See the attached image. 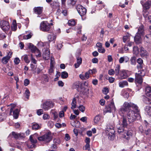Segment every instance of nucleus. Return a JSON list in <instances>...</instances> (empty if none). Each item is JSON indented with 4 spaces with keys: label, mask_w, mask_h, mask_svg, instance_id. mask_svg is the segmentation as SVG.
<instances>
[{
    "label": "nucleus",
    "mask_w": 151,
    "mask_h": 151,
    "mask_svg": "<svg viewBox=\"0 0 151 151\" xmlns=\"http://www.w3.org/2000/svg\"><path fill=\"white\" fill-rule=\"evenodd\" d=\"M145 110L148 114L151 116V106H147L146 107Z\"/></svg>",
    "instance_id": "33"
},
{
    "label": "nucleus",
    "mask_w": 151,
    "mask_h": 151,
    "mask_svg": "<svg viewBox=\"0 0 151 151\" xmlns=\"http://www.w3.org/2000/svg\"><path fill=\"white\" fill-rule=\"evenodd\" d=\"M135 82L136 83H137L139 84H141L142 82L143 79L142 77L139 76V75H136L135 74Z\"/></svg>",
    "instance_id": "16"
},
{
    "label": "nucleus",
    "mask_w": 151,
    "mask_h": 151,
    "mask_svg": "<svg viewBox=\"0 0 151 151\" xmlns=\"http://www.w3.org/2000/svg\"><path fill=\"white\" fill-rule=\"evenodd\" d=\"M32 37V35L30 34H29L27 35H24V39H28L31 38Z\"/></svg>",
    "instance_id": "48"
},
{
    "label": "nucleus",
    "mask_w": 151,
    "mask_h": 151,
    "mask_svg": "<svg viewBox=\"0 0 151 151\" xmlns=\"http://www.w3.org/2000/svg\"><path fill=\"white\" fill-rule=\"evenodd\" d=\"M76 9L79 14L82 16L85 15L86 13V9L81 5L78 4L76 6Z\"/></svg>",
    "instance_id": "8"
},
{
    "label": "nucleus",
    "mask_w": 151,
    "mask_h": 151,
    "mask_svg": "<svg viewBox=\"0 0 151 151\" xmlns=\"http://www.w3.org/2000/svg\"><path fill=\"white\" fill-rule=\"evenodd\" d=\"M30 66L32 70L33 71H35V70L36 69L37 66L33 64H31Z\"/></svg>",
    "instance_id": "54"
},
{
    "label": "nucleus",
    "mask_w": 151,
    "mask_h": 151,
    "mask_svg": "<svg viewBox=\"0 0 151 151\" xmlns=\"http://www.w3.org/2000/svg\"><path fill=\"white\" fill-rule=\"evenodd\" d=\"M33 135H31L30 136L29 140L32 143V145H30L29 144L27 145V147L29 148H32L36 147L35 144L37 142V140L36 139H34L33 137Z\"/></svg>",
    "instance_id": "11"
},
{
    "label": "nucleus",
    "mask_w": 151,
    "mask_h": 151,
    "mask_svg": "<svg viewBox=\"0 0 151 151\" xmlns=\"http://www.w3.org/2000/svg\"><path fill=\"white\" fill-rule=\"evenodd\" d=\"M119 86L122 87L123 88L125 86L128 85V83L126 81H123L120 82L119 83Z\"/></svg>",
    "instance_id": "31"
},
{
    "label": "nucleus",
    "mask_w": 151,
    "mask_h": 151,
    "mask_svg": "<svg viewBox=\"0 0 151 151\" xmlns=\"http://www.w3.org/2000/svg\"><path fill=\"white\" fill-rule=\"evenodd\" d=\"M115 132L112 126H107V128L106 129V133L109 139L111 140L114 139L115 136L114 134Z\"/></svg>",
    "instance_id": "4"
},
{
    "label": "nucleus",
    "mask_w": 151,
    "mask_h": 151,
    "mask_svg": "<svg viewBox=\"0 0 151 151\" xmlns=\"http://www.w3.org/2000/svg\"><path fill=\"white\" fill-rule=\"evenodd\" d=\"M103 75L102 74H101L99 76V81L101 82V83H103Z\"/></svg>",
    "instance_id": "52"
},
{
    "label": "nucleus",
    "mask_w": 151,
    "mask_h": 151,
    "mask_svg": "<svg viewBox=\"0 0 151 151\" xmlns=\"http://www.w3.org/2000/svg\"><path fill=\"white\" fill-rule=\"evenodd\" d=\"M141 35L139 34H137L134 37V40L136 44H138L141 42Z\"/></svg>",
    "instance_id": "15"
},
{
    "label": "nucleus",
    "mask_w": 151,
    "mask_h": 151,
    "mask_svg": "<svg viewBox=\"0 0 151 151\" xmlns=\"http://www.w3.org/2000/svg\"><path fill=\"white\" fill-rule=\"evenodd\" d=\"M119 125H120V126L123 127V128L127 129L128 124L126 118L123 117L122 118V123L121 124V125L120 124H119Z\"/></svg>",
    "instance_id": "13"
},
{
    "label": "nucleus",
    "mask_w": 151,
    "mask_h": 151,
    "mask_svg": "<svg viewBox=\"0 0 151 151\" xmlns=\"http://www.w3.org/2000/svg\"><path fill=\"white\" fill-rule=\"evenodd\" d=\"M79 85L80 83L78 81L74 83L73 86L75 88H78L79 87Z\"/></svg>",
    "instance_id": "53"
},
{
    "label": "nucleus",
    "mask_w": 151,
    "mask_h": 151,
    "mask_svg": "<svg viewBox=\"0 0 151 151\" xmlns=\"http://www.w3.org/2000/svg\"><path fill=\"white\" fill-rule=\"evenodd\" d=\"M115 73V71L113 69H111L108 70V73L110 75H114Z\"/></svg>",
    "instance_id": "45"
},
{
    "label": "nucleus",
    "mask_w": 151,
    "mask_h": 151,
    "mask_svg": "<svg viewBox=\"0 0 151 151\" xmlns=\"http://www.w3.org/2000/svg\"><path fill=\"white\" fill-rule=\"evenodd\" d=\"M54 106V103L50 101H47L43 103L41 105L42 108L45 111H47L52 108Z\"/></svg>",
    "instance_id": "7"
},
{
    "label": "nucleus",
    "mask_w": 151,
    "mask_h": 151,
    "mask_svg": "<svg viewBox=\"0 0 151 151\" xmlns=\"http://www.w3.org/2000/svg\"><path fill=\"white\" fill-rule=\"evenodd\" d=\"M145 93L146 95L150 97H151V87L148 86L145 89Z\"/></svg>",
    "instance_id": "18"
},
{
    "label": "nucleus",
    "mask_w": 151,
    "mask_h": 151,
    "mask_svg": "<svg viewBox=\"0 0 151 151\" xmlns=\"http://www.w3.org/2000/svg\"><path fill=\"white\" fill-rule=\"evenodd\" d=\"M133 53L137 55L139 52V48L137 46H134L133 48Z\"/></svg>",
    "instance_id": "40"
},
{
    "label": "nucleus",
    "mask_w": 151,
    "mask_h": 151,
    "mask_svg": "<svg viewBox=\"0 0 151 151\" xmlns=\"http://www.w3.org/2000/svg\"><path fill=\"white\" fill-rule=\"evenodd\" d=\"M117 127L118 129V132L119 133H121L122 132H124L123 137L127 139H129L128 137L132 136V133L130 132H128L127 131V129H124L123 128L120 126V125H117Z\"/></svg>",
    "instance_id": "5"
},
{
    "label": "nucleus",
    "mask_w": 151,
    "mask_h": 151,
    "mask_svg": "<svg viewBox=\"0 0 151 151\" xmlns=\"http://www.w3.org/2000/svg\"><path fill=\"white\" fill-rule=\"evenodd\" d=\"M125 58L124 57H121L119 60V62L120 63H123L125 60Z\"/></svg>",
    "instance_id": "51"
},
{
    "label": "nucleus",
    "mask_w": 151,
    "mask_h": 151,
    "mask_svg": "<svg viewBox=\"0 0 151 151\" xmlns=\"http://www.w3.org/2000/svg\"><path fill=\"white\" fill-rule=\"evenodd\" d=\"M19 109H16L13 112V115L15 119H17L18 118L19 116Z\"/></svg>",
    "instance_id": "24"
},
{
    "label": "nucleus",
    "mask_w": 151,
    "mask_h": 151,
    "mask_svg": "<svg viewBox=\"0 0 151 151\" xmlns=\"http://www.w3.org/2000/svg\"><path fill=\"white\" fill-rule=\"evenodd\" d=\"M141 3L144 9V10H147L150 9L151 5V1H146L144 4H143V2L141 1Z\"/></svg>",
    "instance_id": "12"
},
{
    "label": "nucleus",
    "mask_w": 151,
    "mask_h": 151,
    "mask_svg": "<svg viewBox=\"0 0 151 151\" xmlns=\"http://www.w3.org/2000/svg\"><path fill=\"white\" fill-rule=\"evenodd\" d=\"M29 80L27 79H25L24 81V85L26 86L29 84Z\"/></svg>",
    "instance_id": "47"
},
{
    "label": "nucleus",
    "mask_w": 151,
    "mask_h": 151,
    "mask_svg": "<svg viewBox=\"0 0 151 151\" xmlns=\"http://www.w3.org/2000/svg\"><path fill=\"white\" fill-rule=\"evenodd\" d=\"M102 44L100 42H98L96 44V46L99 47L98 51L99 52L103 53L104 52V49L102 48Z\"/></svg>",
    "instance_id": "19"
},
{
    "label": "nucleus",
    "mask_w": 151,
    "mask_h": 151,
    "mask_svg": "<svg viewBox=\"0 0 151 151\" xmlns=\"http://www.w3.org/2000/svg\"><path fill=\"white\" fill-rule=\"evenodd\" d=\"M131 107L134 110H135L136 112H138L139 111L138 107L137 106L130 102H125L123 105V107L121 108L120 110L123 112L127 111L128 112L129 110H131L130 109Z\"/></svg>",
    "instance_id": "1"
},
{
    "label": "nucleus",
    "mask_w": 151,
    "mask_h": 151,
    "mask_svg": "<svg viewBox=\"0 0 151 151\" xmlns=\"http://www.w3.org/2000/svg\"><path fill=\"white\" fill-rule=\"evenodd\" d=\"M43 113V111L42 109H40L38 110L37 111V114L38 115H40Z\"/></svg>",
    "instance_id": "46"
},
{
    "label": "nucleus",
    "mask_w": 151,
    "mask_h": 151,
    "mask_svg": "<svg viewBox=\"0 0 151 151\" xmlns=\"http://www.w3.org/2000/svg\"><path fill=\"white\" fill-rule=\"evenodd\" d=\"M54 58H51L50 59V67H51L52 66H53V64L54 63Z\"/></svg>",
    "instance_id": "59"
},
{
    "label": "nucleus",
    "mask_w": 151,
    "mask_h": 151,
    "mask_svg": "<svg viewBox=\"0 0 151 151\" xmlns=\"http://www.w3.org/2000/svg\"><path fill=\"white\" fill-rule=\"evenodd\" d=\"M137 62L139 64H143V60L140 58H139L137 60Z\"/></svg>",
    "instance_id": "56"
},
{
    "label": "nucleus",
    "mask_w": 151,
    "mask_h": 151,
    "mask_svg": "<svg viewBox=\"0 0 151 151\" xmlns=\"http://www.w3.org/2000/svg\"><path fill=\"white\" fill-rule=\"evenodd\" d=\"M120 66L119 64L116 65L115 69V73L116 76H118L119 73Z\"/></svg>",
    "instance_id": "25"
},
{
    "label": "nucleus",
    "mask_w": 151,
    "mask_h": 151,
    "mask_svg": "<svg viewBox=\"0 0 151 151\" xmlns=\"http://www.w3.org/2000/svg\"><path fill=\"white\" fill-rule=\"evenodd\" d=\"M30 92L28 89H27L24 93V95L25 97L28 99L30 96Z\"/></svg>",
    "instance_id": "39"
},
{
    "label": "nucleus",
    "mask_w": 151,
    "mask_h": 151,
    "mask_svg": "<svg viewBox=\"0 0 151 151\" xmlns=\"http://www.w3.org/2000/svg\"><path fill=\"white\" fill-rule=\"evenodd\" d=\"M87 119V118L86 116L82 117L80 119V120L83 122H86Z\"/></svg>",
    "instance_id": "64"
},
{
    "label": "nucleus",
    "mask_w": 151,
    "mask_h": 151,
    "mask_svg": "<svg viewBox=\"0 0 151 151\" xmlns=\"http://www.w3.org/2000/svg\"><path fill=\"white\" fill-rule=\"evenodd\" d=\"M92 62L93 63H96L98 62V59L96 58H94L92 59Z\"/></svg>",
    "instance_id": "61"
},
{
    "label": "nucleus",
    "mask_w": 151,
    "mask_h": 151,
    "mask_svg": "<svg viewBox=\"0 0 151 151\" xmlns=\"http://www.w3.org/2000/svg\"><path fill=\"white\" fill-rule=\"evenodd\" d=\"M22 58H23L24 61L26 63H29L30 61L28 58V56L27 55H24L22 57Z\"/></svg>",
    "instance_id": "42"
},
{
    "label": "nucleus",
    "mask_w": 151,
    "mask_h": 151,
    "mask_svg": "<svg viewBox=\"0 0 151 151\" xmlns=\"http://www.w3.org/2000/svg\"><path fill=\"white\" fill-rule=\"evenodd\" d=\"M76 99L75 98H74L72 102L71 103L72 106L71 107V109H73L75 108H76Z\"/></svg>",
    "instance_id": "32"
},
{
    "label": "nucleus",
    "mask_w": 151,
    "mask_h": 151,
    "mask_svg": "<svg viewBox=\"0 0 151 151\" xmlns=\"http://www.w3.org/2000/svg\"><path fill=\"white\" fill-rule=\"evenodd\" d=\"M56 38V37L55 35L52 33L50 34L48 37V39L50 42L52 41Z\"/></svg>",
    "instance_id": "22"
},
{
    "label": "nucleus",
    "mask_w": 151,
    "mask_h": 151,
    "mask_svg": "<svg viewBox=\"0 0 151 151\" xmlns=\"http://www.w3.org/2000/svg\"><path fill=\"white\" fill-rule=\"evenodd\" d=\"M50 51L49 50H45L43 54V56L45 59H48L50 57Z\"/></svg>",
    "instance_id": "23"
},
{
    "label": "nucleus",
    "mask_w": 151,
    "mask_h": 151,
    "mask_svg": "<svg viewBox=\"0 0 151 151\" xmlns=\"http://www.w3.org/2000/svg\"><path fill=\"white\" fill-rule=\"evenodd\" d=\"M109 81L110 83H113L114 81L115 78L113 77H109Z\"/></svg>",
    "instance_id": "58"
},
{
    "label": "nucleus",
    "mask_w": 151,
    "mask_h": 151,
    "mask_svg": "<svg viewBox=\"0 0 151 151\" xmlns=\"http://www.w3.org/2000/svg\"><path fill=\"white\" fill-rule=\"evenodd\" d=\"M129 37L130 35L129 34H127L126 36H123V42H125L127 40H129Z\"/></svg>",
    "instance_id": "37"
},
{
    "label": "nucleus",
    "mask_w": 151,
    "mask_h": 151,
    "mask_svg": "<svg viewBox=\"0 0 151 151\" xmlns=\"http://www.w3.org/2000/svg\"><path fill=\"white\" fill-rule=\"evenodd\" d=\"M135 110H129L127 112V116L128 121L130 123H133L136 119L138 114Z\"/></svg>",
    "instance_id": "2"
},
{
    "label": "nucleus",
    "mask_w": 151,
    "mask_h": 151,
    "mask_svg": "<svg viewBox=\"0 0 151 151\" xmlns=\"http://www.w3.org/2000/svg\"><path fill=\"white\" fill-rule=\"evenodd\" d=\"M1 27L2 29L4 31H8L10 28L9 22L6 21H2L1 22Z\"/></svg>",
    "instance_id": "9"
},
{
    "label": "nucleus",
    "mask_w": 151,
    "mask_h": 151,
    "mask_svg": "<svg viewBox=\"0 0 151 151\" xmlns=\"http://www.w3.org/2000/svg\"><path fill=\"white\" fill-rule=\"evenodd\" d=\"M50 28V24L47 21L42 22L40 25V29L44 32H48Z\"/></svg>",
    "instance_id": "6"
},
{
    "label": "nucleus",
    "mask_w": 151,
    "mask_h": 151,
    "mask_svg": "<svg viewBox=\"0 0 151 151\" xmlns=\"http://www.w3.org/2000/svg\"><path fill=\"white\" fill-rule=\"evenodd\" d=\"M144 26L141 25L138 28V31L137 34H139L141 35H144L145 34Z\"/></svg>",
    "instance_id": "14"
},
{
    "label": "nucleus",
    "mask_w": 151,
    "mask_h": 151,
    "mask_svg": "<svg viewBox=\"0 0 151 151\" xmlns=\"http://www.w3.org/2000/svg\"><path fill=\"white\" fill-rule=\"evenodd\" d=\"M98 81L97 79H93L92 81V83L94 85H96L98 84Z\"/></svg>",
    "instance_id": "62"
},
{
    "label": "nucleus",
    "mask_w": 151,
    "mask_h": 151,
    "mask_svg": "<svg viewBox=\"0 0 151 151\" xmlns=\"http://www.w3.org/2000/svg\"><path fill=\"white\" fill-rule=\"evenodd\" d=\"M17 28V25L16 22L15 20L13 21L12 25L11 26V29L12 30L15 31Z\"/></svg>",
    "instance_id": "30"
},
{
    "label": "nucleus",
    "mask_w": 151,
    "mask_h": 151,
    "mask_svg": "<svg viewBox=\"0 0 151 151\" xmlns=\"http://www.w3.org/2000/svg\"><path fill=\"white\" fill-rule=\"evenodd\" d=\"M140 55L141 57H144L147 55V51L144 50L142 47H141L140 49Z\"/></svg>",
    "instance_id": "21"
},
{
    "label": "nucleus",
    "mask_w": 151,
    "mask_h": 151,
    "mask_svg": "<svg viewBox=\"0 0 151 151\" xmlns=\"http://www.w3.org/2000/svg\"><path fill=\"white\" fill-rule=\"evenodd\" d=\"M136 57H132L130 59V62L132 65L134 64L135 63Z\"/></svg>",
    "instance_id": "44"
},
{
    "label": "nucleus",
    "mask_w": 151,
    "mask_h": 151,
    "mask_svg": "<svg viewBox=\"0 0 151 151\" xmlns=\"http://www.w3.org/2000/svg\"><path fill=\"white\" fill-rule=\"evenodd\" d=\"M78 109L80 111L83 112L85 110V107L81 105L79 106Z\"/></svg>",
    "instance_id": "43"
},
{
    "label": "nucleus",
    "mask_w": 151,
    "mask_h": 151,
    "mask_svg": "<svg viewBox=\"0 0 151 151\" xmlns=\"http://www.w3.org/2000/svg\"><path fill=\"white\" fill-rule=\"evenodd\" d=\"M9 60L5 56L2 58L1 62L3 64H6Z\"/></svg>",
    "instance_id": "38"
},
{
    "label": "nucleus",
    "mask_w": 151,
    "mask_h": 151,
    "mask_svg": "<svg viewBox=\"0 0 151 151\" xmlns=\"http://www.w3.org/2000/svg\"><path fill=\"white\" fill-rule=\"evenodd\" d=\"M40 128V127L38 124L36 123H34L32 124V129L33 130H36Z\"/></svg>",
    "instance_id": "28"
},
{
    "label": "nucleus",
    "mask_w": 151,
    "mask_h": 151,
    "mask_svg": "<svg viewBox=\"0 0 151 151\" xmlns=\"http://www.w3.org/2000/svg\"><path fill=\"white\" fill-rule=\"evenodd\" d=\"M145 70L143 69H142L138 71V73H136L135 75H138L142 77L145 76Z\"/></svg>",
    "instance_id": "29"
},
{
    "label": "nucleus",
    "mask_w": 151,
    "mask_h": 151,
    "mask_svg": "<svg viewBox=\"0 0 151 151\" xmlns=\"http://www.w3.org/2000/svg\"><path fill=\"white\" fill-rule=\"evenodd\" d=\"M14 62L16 64L18 65L20 62V60L18 58H16L14 60Z\"/></svg>",
    "instance_id": "50"
},
{
    "label": "nucleus",
    "mask_w": 151,
    "mask_h": 151,
    "mask_svg": "<svg viewBox=\"0 0 151 151\" xmlns=\"http://www.w3.org/2000/svg\"><path fill=\"white\" fill-rule=\"evenodd\" d=\"M70 139V137L68 134H65V139L66 140L68 141Z\"/></svg>",
    "instance_id": "60"
},
{
    "label": "nucleus",
    "mask_w": 151,
    "mask_h": 151,
    "mask_svg": "<svg viewBox=\"0 0 151 151\" xmlns=\"http://www.w3.org/2000/svg\"><path fill=\"white\" fill-rule=\"evenodd\" d=\"M114 105L113 104L111 103L110 104H109V106H106L105 108V111H104V112H111V108H112L111 106L113 107L114 106Z\"/></svg>",
    "instance_id": "26"
},
{
    "label": "nucleus",
    "mask_w": 151,
    "mask_h": 151,
    "mask_svg": "<svg viewBox=\"0 0 151 151\" xmlns=\"http://www.w3.org/2000/svg\"><path fill=\"white\" fill-rule=\"evenodd\" d=\"M12 52H9L8 54L5 57H6L9 60L10 58L12 57Z\"/></svg>",
    "instance_id": "55"
},
{
    "label": "nucleus",
    "mask_w": 151,
    "mask_h": 151,
    "mask_svg": "<svg viewBox=\"0 0 151 151\" xmlns=\"http://www.w3.org/2000/svg\"><path fill=\"white\" fill-rule=\"evenodd\" d=\"M68 24L69 26H74L76 24L75 21L74 19L70 20L68 22Z\"/></svg>",
    "instance_id": "34"
},
{
    "label": "nucleus",
    "mask_w": 151,
    "mask_h": 151,
    "mask_svg": "<svg viewBox=\"0 0 151 151\" xmlns=\"http://www.w3.org/2000/svg\"><path fill=\"white\" fill-rule=\"evenodd\" d=\"M90 146L89 143H86L85 146V149L86 150L87 149H90Z\"/></svg>",
    "instance_id": "63"
},
{
    "label": "nucleus",
    "mask_w": 151,
    "mask_h": 151,
    "mask_svg": "<svg viewBox=\"0 0 151 151\" xmlns=\"http://www.w3.org/2000/svg\"><path fill=\"white\" fill-rule=\"evenodd\" d=\"M101 117L99 115L96 116L94 118V122L95 124H97L101 120Z\"/></svg>",
    "instance_id": "27"
},
{
    "label": "nucleus",
    "mask_w": 151,
    "mask_h": 151,
    "mask_svg": "<svg viewBox=\"0 0 151 151\" xmlns=\"http://www.w3.org/2000/svg\"><path fill=\"white\" fill-rule=\"evenodd\" d=\"M12 135L16 139H18L19 138L21 137V135L20 134L14 132H12Z\"/></svg>",
    "instance_id": "35"
},
{
    "label": "nucleus",
    "mask_w": 151,
    "mask_h": 151,
    "mask_svg": "<svg viewBox=\"0 0 151 151\" xmlns=\"http://www.w3.org/2000/svg\"><path fill=\"white\" fill-rule=\"evenodd\" d=\"M96 70L95 69H93L92 70H89V73L90 74H93L95 73L96 72Z\"/></svg>",
    "instance_id": "49"
},
{
    "label": "nucleus",
    "mask_w": 151,
    "mask_h": 151,
    "mask_svg": "<svg viewBox=\"0 0 151 151\" xmlns=\"http://www.w3.org/2000/svg\"><path fill=\"white\" fill-rule=\"evenodd\" d=\"M37 139L39 141H43L45 143H49L51 141L52 137L51 132H49L42 136L38 137Z\"/></svg>",
    "instance_id": "3"
},
{
    "label": "nucleus",
    "mask_w": 151,
    "mask_h": 151,
    "mask_svg": "<svg viewBox=\"0 0 151 151\" xmlns=\"http://www.w3.org/2000/svg\"><path fill=\"white\" fill-rule=\"evenodd\" d=\"M149 12L146 10H143V11L142 14L145 19L149 16Z\"/></svg>",
    "instance_id": "41"
},
{
    "label": "nucleus",
    "mask_w": 151,
    "mask_h": 151,
    "mask_svg": "<svg viewBox=\"0 0 151 151\" xmlns=\"http://www.w3.org/2000/svg\"><path fill=\"white\" fill-rule=\"evenodd\" d=\"M34 9L35 13L39 15L42 12L43 7H35Z\"/></svg>",
    "instance_id": "17"
},
{
    "label": "nucleus",
    "mask_w": 151,
    "mask_h": 151,
    "mask_svg": "<svg viewBox=\"0 0 151 151\" xmlns=\"http://www.w3.org/2000/svg\"><path fill=\"white\" fill-rule=\"evenodd\" d=\"M146 21H147L149 22H151V16L150 15L147 17V18L145 19Z\"/></svg>",
    "instance_id": "57"
},
{
    "label": "nucleus",
    "mask_w": 151,
    "mask_h": 151,
    "mask_svg": "<svg viewBox=\"0 0 151 151\" xmlns=\"http://www.w3.org/2000/svg\"><path fill=\"white\" fill-rule=\"evenodd\" d=\"M82 59L81 58L78 57L77 58V63H76L74 65L76 68H78L79 66L82 63Z\"/></svg>",
    "instance_id": "20"
},
{
    "label": "nucleus",
    "mask_w": 151,
    "mask_h": 151,
    "mask_svg": "<svg viewBox=\"0 0 151 151\" xmlns=\"http://www.w3.org/2000/svg\"><path fill=\"white\" fill-rule=\"evenodd\" d=\"M28 47L31 50L32 53L37 52L38 53V56H40V52L39 50L35 46H34L32 44L29 43L28 45Z\"/></svg>",
    "instance_id": "10"
},
{
    "label": "nucleus",
    "mask_w": 151,
    "mask_h": 151,
    "mask_svg": "<svg viewBox=\"0 0 151 151\" xmlns=\"http://www.w3.org/2000/svg\"><path fill=\"white\" fill-rule=\"evenodd\" d=\"M61 76L63 78H66L68 77V74L66 71L63 72L61 73Z\"/></svg>",
    "instance_id": "36"
}]
</instances>
